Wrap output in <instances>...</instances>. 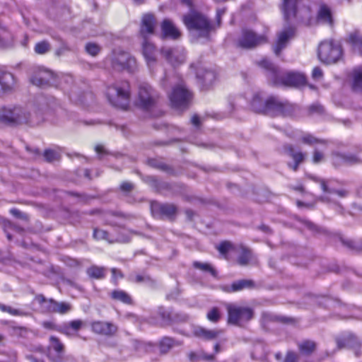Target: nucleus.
<instances>
[{"mask_svg": "<svg viewBox=\"0 0 362 362\" xmlns=\"http://www.w3.org/2000/svg\"><path fill=\"white\" fill-rule=\"evenodd\" d=\"M14 85V77L9 72L0 71V94L10 90Z\"/></svg>", "mask_w": 362, "mask_h": 362, "instance_id": "28", "label": "nucleus"}, {"mask_svg": "<svg viewBox=\"0 0 362 362\" xmlns=\"http://www.w3.org/2000/svg\"><path fill=\"white\" fill-rule=\"evenodd\" d=\"M105 65L117 71L134 72L137 69L136 60L129 52L114 50L105 60Z\"/></svg>", "mask_w": 362, "mask_h": 362, "instance_id": "3", "label": "nucleus"}, {"mask_svg": "<svg viewBox=\"0 0 362 362\" xmlns=\"http://www.w3.org/2000/svg\"><path fill=\"white\" fill-rule=\"evenodd\" d=\"M225 13V10L224 9H219L217 11V20H218V26L220 25V21H221V17L222 15H223Z\"/></svg>", "mask_w": 362, "mask_h": 362, "instance_id": "63", "label": "nucleus"}, {"mask_svg": "<svg viewBox=\"0 0 362 362\" xmlns=\"http://www.w3.org/2000/svg\"><path fill=\"white\" fill-rule=\"evenodd\" d=\"M221 333L217 329H207L204 327H198L195 329L196 336L204 340H213L216 339Z\"/></svg>", "mask_w": 362, "mask_h": 362, "instance_id": "29", "label": "nucleus"}, {"mask_svg": "<svg viewBox=\"0 0 362 362\" xmlns=\"http://www.w3.org/2000/svg\"><path fill=\"white\" fill-rule=\"evenodd\" d=\"M182 4L187 6L190 12L182 17V21L191 35L197 37L208 39L216 27L208 18L198 11H194V0H180Z\"/></svg>", "mask_w": 362, "mask_h": 362, "instance_id": "1", "label": "nucleus"}, {"mask_svg": "<svg viewBox=\"0 0 362 362\" xmlns=\"http://www.w3.org/2000/svg\"><path fill=\"white\" fill-rule=\"evenodd\" d=\"M106 97L114 106L125 109L130 99V86L127 81H120L107 86Z\"/></svg>", "mask_w": 362, "mask_h": 362, "instance_id": "4", "label": "nucleus"}, {"mask_svg": "<svg viewBox=\"0 0 362 362\" xmlns=\"http://www.w3.org/2000/svg\"><path fill=\"white\" fill-rule=\"evenodd\" d=\"M142 54L151 71L157 64V51L155 46L146 39L142 45Z\"/></svg>", "mask_w": 362, "mask_h": 362, "instance_id": "15", "label": "nucleus"}, {"mask_svg": "<svg viewBox=\"0 0 362 362\" xmlns=\"http://www.w3.org/2000/svg\"><path fill=\"white\" fill-rule=\"evenodd\" d=\"M341 54L340 45L333 41H324L318 47V58L325 64L337 62L341 58Z\"/></svg>", "mask_w": 362, "mask_h": 362, "instance_id": "5", "label": "nucleus"}, {"mask_svg": "<svg viewBox=\"0 0 362 362\" xmlns=\"http://www.w3.org/2000/svg\"><path fill=\"white\" fill-rule=\"evenodd\" d=\"M193 265L195 268L200 269L204 272H209L212 276H216V270L208 263H202L199 262H194Z\"/></svg>", "mask_w": 362, "mask_h": 362, "instance_id": "41", "label": "nucleus"}, {"mask_svg": "<svg viewBox=\"0 0 362 362\" xmlns=\"http://www.w3.org/2000/svg\"><path fill=\"white\" fill-rule=\"evenodd\" d=\"M169 98L172 105L177 110H181L187 107L192 95L185 85L180 83L173 88Z\"/></svg>", "mask_w": 362, "mask_h": 362, "instance_id": "9", "label": "nucleus"}, {"mask_svg": "<svg viewBox=\"0 0 362 362\" xmlns=\"http://www.w3.org/2000/svg\"><path fill=\"white\" fill-rule=\"evenodd\" d=\"M30 82L39 87L53 85L56 82L54 74L45 68H37L30 77Z\"/></svg>", "mask_w": 362, "mask_h": 362, "instance_id": "12", "label": "nucleus"}, {"mask_svg": "<svg viewBox=\"0 0 362 362\" xmlns=\"http://www.w3.org/2000/svg\"><path fill=\"white\" fill-rule=\"evenodd\" d=\"M158 315L161 319L162 323L170 324L175 322L185 321L187 316L185 315L175 314L171 311L167 310L163 308H159Z\"/></svg>", "mask_w": 362, "mask_h": 362, "instance_id": "20", "label": "nucleus"}, {"mask_svg": "<svg viewBox=\"0 0 362 362\" xmlns=\"http://www.w3.org/2000/svg\"><path fill=\"white\" fill-rule=\"evenodd\" d=\"M93 237L97 240H105L109 241L110 243L112 242L109 239L108 233L103 230L95 229L93 233Z\"/></svg>", "mask_w": 362, "mask_h": 362, "instance_id": "49", "label": "nucleus"}, {"mask_svg": "<svg viewBox=\"0 0 362 362\" xmlns=\"http://www.w3.org/2000/svg\"><path fill=\"white\" fill-rule=\"evenodd\" d=\"M29 119V114L21 107H1L0 121L12 124L26 123Z\"/></svg>", "mask_w": 362, "mask_h": 362, "instance_id": "6", "label": "nucleus"}, {"mask_svg": "<svg viewBox=\"0 0 362 362\" xmlns=\"http://www.w3.org/2000/svg\"><path fill=\"white\" fill-rule=\"evenodd\" d=\"M298 0H283L282 11L285 21L289 22L296 16Z\"/></svg>", "mask_w": 362, "mask_h": 362, "instance_id": "21", "label": "nucleus"}, {"mask_svg": "<svg viewBox=\"0 0 362 362\" xmlns=\"http://www.w3.org/2000/svg\"><path fill=\"white\" fill-rule=\"evenodd\" d=\"M179 344L175 339L170 337H163L160 339L158 344V349L160 354H167L172 348L178 346Z\"/></svg>", "mask_w": 362, "mask_h": 362, "instance_id": "30", "label": "nucleus"}, {"mask_svg": "<svg viewBox=\"0 0 362 362\" xmlns=\"http://www.w3.org/2000/svg\"><path fill=\"white\" fill-rule=\"evenodd\" d=\"M266 100L262 97V93L257 92L253 94L252 99L250 100V105L252 109L257 112H264V110H259L255 108V104L263 103L265 104Z\"/></svg>", "mask_w": 362, "mask_h": 362, "instance_id": "38", "label": "nucleus"}, {"mask_svg": "<svg viewBox=\"0 0 362 362\" xmlns=\"http://www.w3.org/2000/svg\"><path fill=\"white\" fill-rule=\"evenodd\" d=\"M228 322L235 325H242L253 317V311L247 307L230 305L228 306Z\"/></svg>", "mask_w": 362, "mask_h": 362, "instance_id": "8", "label": "nucleus"}, {"mask_svg": "<svg viewBox=\"0 0 362 362\" xmlns=\"http://www.w3.org/2000/svg\"><path fill=\"white\" fill-rule=\"evenodd\" d=\"M337 344L339 348H356L361 345V343L354 335L351 334H347L337 338Z\"/></svg>", "mask_w": 362, "mask_h": 362, "instance_id": "26", "label": "nucleus"}, {"mask_svg": "<svg viewBox=\"0 0 362 362\" xmlns=\"http://www.w3.org/2000/svg\"><path fill=\"white\" fill-rule=\"evenodd\" d=\"M290 136L293 137L294 139L310 146H312L315 144L318 143H324V141L319 140L318 139L315 138L313 135L303 132L299 130H296L293 132L292 134L290 135Z\"/></svg>", "mask_w": 362, "mask_h": 362, "instance_id": "24", "label": "nucleus"}, {"mask_svg": "<svg viewBox=\"0 0 362 362\" xmlns=\"http://www.w3.org/2000/svg\"><path fill=\"white\" fill-rule=\"evenodd\" d=\"M15 333L20 336H25L28 333V330L23 327H16L14 329Z\"/></svg>", "mask_w": 362, "mask_h": 362, "instance_id": "59", "label": "nucleus"}, {"mask_svg": "<svg viewBox=\"0 0 362 362\" xmlns=\"http://www.w3.org/2000/svg\"><path fill=\"white\" fill-rule=\"evenodd\" d=\"M162 34L165 37L177 40L180 37L181 32L169 19H165L161 24Z\"/></svg>", "mask_w": 362, "mask_h": 362, "instance_id": "19", "label": "nucleus"}, {"mask_svg": "<svg viewBox=\"0 0 362 362\" xmlns=\"http://www.w3.org/2000/svg\"><path fill=\"white\" fill-rule=\"evenodd\" d=\"M320 184H321L322 189L323 190L324 192L334 193L340 197H345L349 194V192L345 189L335 190V189H328V187L324 180H321Z\"/></svg>", "mask_w": 362, "mask_h": 362, "instance_id": "42", "label": "nucleus"}, {"mask_svg": "<svg viewBox=\"0 0 362 362\" xmlns=\"http://www.w3.org/2000/svg\"><path fill=\"white\" fill-rule=\"evenodd\" d=\"M312 76L315 81L320 80L323 76L322 70L320 67H315L312 72Z\"/></svg>", "mask_w": 362, "mask_h": 362, "instance_id": "54", "label": "nucleus"}, {"mask_svg": "<svg viewBox=\"0 0 362 362\" xmlns=\"http://www.w3.org/2000/svg\"><path fill=\"white\" fill-rule=\"evenodd\" d=\"M294 35V28L292 27H288V28H285L281 32H280L278 35L277 40L274 45V52L276 55H279L281 50L284 49L288 40L293 37Z\"/></svg>", "mask_w": 362, "mask_h": 362, "instance_id": "16", "label": "nucleus"}, {"mask_svg": "<svg viewBox=\"0 0 362 362\" xmlns=\"http://www.w3.org/2000/svg\"><path fill=\"white\" fill-rule=\"evenodd\" d=\"M197 76L202 78L204 84L206 86L211 85L215 81V79L216 78V74L214 73V71H210V70L205 71L204 73L203 74V75H202V76L200 75L199 73H198Z\"/></svg>", "mask_w": 362, "mask_h": 362, "instance_id": "34", "label": "nucleus"}, {"mask_svg": "<svg viewBox=\"0 0 362 362\" xmlns=\"http://www.w3.org/2000/svg\"><path fill=\"white\" fill-rule=\"evenodd\" d=\"M332 162L334 165H352L360 162V159L352 154L334 153L332 156Z\"/></svg>", "mask_w": 362, "mask_h": 362, "instance_id": "22", "label": "nucleus"}, {"mask_svg": "<svg viewBox=\"0 0 362 362\" xmlns=\"http://www.w3.org/2000/svg\"><path fill=\"white\" fill-rule=\"evenodd\" d=\"M100 49V47L95 43L89 42L86 45V52L92 56L97 55Z\"/></svg>", "mask_w": 362, "mask_h": 362, "instance_id": "48", "label": "nucleus"}, {"mask_svg": "<svg viewBox=\"0 0 362 362\" xmlns=\"http://www.w3.org/2000/svg\"><path fill=\"white\" fill-rule=\"evenodd\" d=\"M10 213L16 216V217H18V218H26V215L21 213L19 210H18L17 209H11L10 210Z\"/></svg>", "mask_w": 362, "mask_h": 362, "instance_id": "55", "label": "nucleus"}, {"mask_svg": "<svg viewBox=\"0 0 362 362\" xmlns=\"http://www.w3.org/2000/svg\"><path fill=\"white\" fill-rule=\"evenodd\" d=\"M349 40L362 54V35H360L358 33L351 34L349 37Z\"/></svg>", "mask_w": 362, "mask_h": 362, "instance_id": "47", "label": "nucleus"}, {"mask_svg": "<svg viewBox=\"0 0 362 362\" xmlns=\"http://www.w3.org/2000/svg\"><path fill=\"white\" fill-rule=\"evenodd\" d=\"M296 360V354L293 351H288L284 362H294Z\"/></svg>", "mask_w": 362, "mask_h": 362, "instance_id": "56", "label": "nucleus"}, {"mask_svg": "<svg viewBox=\"0 0 362 362\" xmlns=\"http://www.w3.org/2000/svg\"><path fill=\"white\" fill-rule=\"evenodd\" d=\"M161 53L173 66L183 63L185 59L183 52L177 49L163 48Z\"/></svg>", "mask_w": 362, "mask_h": 362, "instance_id": "18", "label": "nucleus"}, {"mask_svg": "<svg viewBox=\"0 0 362 362\" xmlns=\"http://www.w3.org/2000/svg\"><path fill=\"white\" fill-rule=\"evenodd\" d=\"M255 108L259 110H264L267 114H281L284 113L286 108V104L282 103L278 98L270 96L266 99L265 104H255Z\"/></svg>", "mask_w": 362, "mask_h": 362, "instance_id": "13", "label": "nucleus"}, {"mask_svg": "<svg viewBox=\"0 0 362 362\" xmlns=\"http://www.w3.org/2000/svg\"><path fill=\"white\" fill-rule=\"evenodd\" d=\"M285 150L294 160V164H288L289 167L295 171L297 170L299 164L304 160L306 154L301 151H296L292 146H286Z\"/></svg>", "mask_w": 362, "mask_h": 362, "instance_id": "27", "label": "nucleus"}, {"mask_svg": "<svg viewBox=\"0 0 362 362\" xmlns=\"http://www.w3.org/2000/svg\"><path fill=\"white\" fill-rule=\"evenodd\" d=\"M238 262L240 265H246L251 259V252L246 247L240 245L236 249Z\"/></svg>", "mask_w": 362, "mask_h": 362, "instance_id": "31", "label": "nucleus"}, {"mask_svg": "<svg viewBox=\"0 0 362 362\" xmlns=\"http://www.w3.org/2000/svg\"><path fill=\"white\" fill-rule=\"evenodd\" d=\"M267 42L264 35H257L252 30L244 29L237 40L239 47L245 49H252Z\"/></svg>", "mask_w": 362, "mask_h": 362, "instance_id": "10", "label": "nucleus"}, {"mask_svg": "<svg viewBox=\"0 0 362 362\" xmlns=\"http://www.w3.org/2000/svg\"><path fill=\"white\" fill-rule=\"evenodd\" d=\"M160 213L167 216H171L176 213V206L173 204H165L158 206Z\"/></svg>", "mask_w": 362, "mask_h": 362, "instance_id": "39", "label": "nucleus"}, {"mask_svg": "<svg viewBox=\"0 0 362 362\" xmlns=\"http://www.w3.org/2000/svg\"><path fill=\"white\" fill-rule=\"evenodd\" d=\"M157 94L151 86L145 82L139 86L137 105L144 110L153 107L156 102Z\"/></svg>", "mask_w": 362, "mask_h": 362, "instance_id": "7", "label": "nucleus"}, {"mask_svg": "<svg viewBox=\"0 0 362 362\" xmlns=\"http://www.w3.org/2000/svg\"><path fill=\"white\" fill-rule=\"evenodd\" d=\"M324 160V153L315 149L313 152V162L317 164Z\"/></svg>", "mask_w": 362, "mask_h": 362, "instance_id": "53", "label": "nucleus"}, {"mask_svg": "<svg viewBox=\"0 0 362 362\" xmlns=\"http://www.w3.org/2000/svg\"><path fill=\"white\" fill-rule=\"evenodd\" d=\"M218 250L222 255H226L228 252L233 249V245L229 242H223L217 247Z\"/></svg>", "mask_w": 362, "mask_h": 362, "instance_id": "51", "label": "nucleus"}, {"mask_svg": "<svg viewBox=\"0 0 362 362\" xmlns=\"http://www.w3.org/2000/svg\"><path fill=\"white\" fill-rule=\"evenodd\" d=\"M259 65L268 70L269 79L276 86H298L303 84L305 81L303 74L294 72H280L268 59H262L259 62Z\"/></svg>", "mask_w": 362, "mask_h": 362, "instance_id": "2", "label": "nucleus"}, {"mask_svg": "<svg viewBox=\"0 0 362 362\" xmlns=\"http://www.w3.org/2000/svg\"><path fill=\"white\" fill-rule=\"evenodd\" d=\"M87 273L90 277L102 279L105 276V268L93 266L88 269Z\"/></svg>", "mask_w": 362, "mask_h": 362, "instance_id": "37", "label": "nucleus"}, {"mask_svg": "<svg viewBox=\"0 0 362 362\" xmlns=\"http://www.w3.org/2000/svg\"><path fill=\"white\" fill-rule=\"evenodd\" d=\"M0 310L3 312L8 313L12 315L25 316L27 313L23 310L13 308L11 306H7L0 303Z\"/></svg>", "mask_w": 362, "mask_h": 362, "instance_id": "46", "label": "nucleus"}, {"mask_svg": "<svg viewBox=\"0 0 362 362\" xmlns=\"http://www.w3.org/2000/svg\"><path fill=\"white\" fill-rule=\"evenodd\" d=\"M253 286V282L250 280H239L233 282L231 285L221 286V289L227 293L237 292L245 288H250Z\"/></svg>", "mask_w": 362, "mask_h": 362, "instance_id": "23", "label": "nucleus"}, {"mask_svg": "<svg viewBox=\"0 0 362 362\" xmlns=\"http://www.w3.org/2000/svg\"><path fill=\"white\" fill-rule=\"evenodd\" d=\"M51 347L59 354L64 352V344L59 341L57 337L52 336L49 339Z\"/></svg>", "mask_w": 362, "mask_h": 362, "instance_id": "40", "label": "nucleus"}, {"mask_svg": "<svg viewBox=\"0 0 362 362\" xmlns=\"http://www.w3.org/2000/svg\"><path fill=\"white\" fill-rule=\"evenodd\" d=\"M317 19L319 21L324 23L331 24L332 22V13L330 8L325 4H322L320 6Z\"/></svg>", "mask_w": 362, "mask_h": 362, "instance_id": "32", "label": "nucleus"}, {"mask_svg": "<svg viewBox=\"0 0 362 362\" xmlns=\"http://www.w3.org/2000/svg\"><path fill=\"white\" fill-rule=\"evenodd\" d=\"M353 86L356 90L362 89V66L354 71Z\"/></svg>", "mask_w": 362, "mask_h": 362, "instance_id": "45", "label": "nucleus"}, {"mask_svg": "<svg viewBox=\"0 0 362 362\" xmlns=\"http://www.w3.org/2000/svg\"><path fill=\"white\" fill-rule=\"evenodd\" d=\"M134 281L137 283H144L147 285L151 286L153 280L147 275L138 274L135 276Z\"/></svg>", "mask_w": 362, "mask_h": 362, "instance_id": "50", "label": "nucleus"}, {"mask_svg": "<svg viewBox=\"0 0 362 362\" xmlns=\"http://www.w3.org/2000/svg\"><path fill=\"white\" fill-rule=\"evenodd\" d=\"M85 323L81 320H75L66 322L61 325L57 329L58 332L67 336L72 335V330L77 332L84 326Z\"/></svg>", "mask_w": 362, "mask_h": 362, "instance_id": "25", "label": "nucleus"}, {"mask_svg": "<svg viewBox=\"0 0 362 362\" xmlns=\"http://www.w3.org/2000/svg\"><path fill=\"white\" fill-rule=\"evenodd\" d=\"M206 317L209 321L214 323L218 322L221 319V313L219 309L216 307L212 308L208 311Z\"/></svg>", "mask_w": 362, "mask_h": 362, "instance_id": "44", "label": "nucleus"}, {"mask_svg": "<svg viewBox=\"0 0 362 362\" xmlns=\"http://www.w3.org/2000/svg\"><path fill=\"white\" fill-rule=\"evenodd\" d=\"M111 297L116 300L124 303L130 304L132 303L131 297L124 291L115 290L111 293Z\"/></svg>", "mask_w": 362, "mask_h": 362, "instance_id": "33", "label": "nucleus"}, {"mask_svg": "<svg viewBox=\"0 0 362 362\" xmlns=\"http://www.w3.org/2000/svg\"><path fill=\"white\" fill-rule=\"evenodd\" d=\"M156 21L153 15L146 13L143 16L140 27V33L144 39L148 35L154 33Z\"/></svg>", "mask_w": 362, "mask_h": 362, "instance_id": "17", "label": "nucleus"}, {"mask_svg": "<svg viewBox=\"0 0 362 362\" xmlns=\"http://www.w3.org/2000/svg\"><path fill=\"white\" fill-rule=\"evenodd\" d=\"M120 187H121L122 190L125 191V192H129L132 189L133 185L130 182H125L121 185Z\"/></svg>", "mask_w": 362, "mask_h": 362, "instance_id": "58", "label": "nucleus"}, {"mask_svg": "<svg viewBox=\"0 0 362 362\" xmlns=\"http://www.w3.org/2000/svg\"><path fill=\"white\" fill-rule=\"evenodd\" d=\"M35 300L41 304L45 310L50 313L64 315L71 310V305L69 303L57 302L53 299L47 300L42 295L37 296Z\"/></svg>", "mask_w": 362, "mask_h": 362, "instance_id": "11", "label": "nucleus"}, {"mask_svg": "<svg viewBox=\"0 0 362 362\" xmlns=\"http://www.w3.org/2000/svg\"><path fill=\"white\" fill-rule=\"evenodd\" d=\"M42 326L46 328V329H55L57 331V329L59 328L57 327L53 322H42Z\"/></svg>", "mask_w": 362, "mask_h": 362, "instance_id": "57", "label": "nucleus"}, {"mask_svg": "<svg viewBox=\"0 0 362 362\" xmlns=\"http://www.w3.org/2000/svg\"><path fill=\"white\" fill-rule=\"evenodd\" d=\"M51 49L49 43L47 41H42L37 43L35 46V52L38 54H44L48 52Z\"/></svg>", "mask_w": 362, "mask_h": 362, "instance_id": "43", "label": "nucleus"}, {"mask_svg": "<svg viewBox=\"0 0 362 362\" xmlns=\"http://www.w3.org/2000/svg\"><path fill=\"white\" fill-rule=\"evenodd\" d=\"M300 351L304 354H311L316 347V344L313 341H304L299 344Z\"/></svg>", "mask_w": 362, "mask_h": 362, "instance_id": "35", "label": "nucleus"}, {"mask_svg": "<svg viewBox=\"0 0 362 362\" xmlns=\"http://www.w3.org/2000/svg\"><path fill=\"white\" fill-rule=\"evenodd\" d=\"M44 156L47 160L51 162L57 159L58 154L56 151L49 149L45 151Z\"/></svg>", "mask_w": 362, "mask_h": 362, "instance_id": "52", "label": "nucleus"}, {"mask_svg": "<svg viewBox=\"0 0 362 362\" xmlns=\"http://www.w3.org/2000/svg\"><path fill=\"white\" fill-rule=\"evenodd\" d=\"M111 271L114 279H117L118 277L121 278L122 276L121 272L117 270V269L112 268Z\"/></svg>", "mask_w": 362, "mask_h": 362, "instance_id": "61", "label": "nucleus"}, {"mask_svg": "<svg viewBox=\"0 0 362 362\" xmlns=\"http://www.w3.org/2000/svg\"><path fill=\"white\" fill-rule=\"evenodd\" d=\"M310 110L313 112H321L322 111V107L320 105H312Z\"/></svg>", "mask_w": 362, "mask_h": 362, "instance_id": "64", "label": "nucleus"}, {"mask_svg": "<svg viewBox=\"0 0 362 362\" xmlns=\"http://www.w3.org/2000/svg\"><path fill=\"white\" fill-rule=\"evenodd\" d=\"M189 358L190 361H212V360H214L213 355L205 354L203 351H199L197 353L192 352L189 354Z\"/></svg>", "mask_w": 362, "mask_h": 362, "instance_id": "36", "label": "nucleus"}, {"mask_svg": "<svg viewBox=\"0 0 362 362\" xmlns=\"http://www.w3.org/2000/svg\"><path fill=\"white\" fill-rule=\"evenodd\" d=\"M192 123L196 126V127H199L201 122H200V118L197 116V115H194L192 117Z\"/></svg>", "mask_w": 362, "mask_h": 362, "instance_id": "62", "label": "nucleus"}, {"mask_svg": "<svg viewBox=\"0 0 362 362\" xmlns=\"http://www.w3.org/2000/svg\"><path fill=\"white\" fill-rule=\"evenodd\" d=\"M90 327L94 333L107 337L115 335L118 329L115 324L100 320L92 322Z\"/></svg>", "mask_w": 362, "mask_h": 362, "instance_id": "14", "label": "nucleus"}, {"mask_svg": "<svg viewBox=\"0 0 362 362\" xmlns=\"http://www.w3.org/2000/svg\"><path fill=\"white\" fill-rule=\"evenodd\" d=\"M340 240L343 245H346L348 247H352L354 246V243L351 240L344 239V238H340Z\"/></svg>", "mask_w": 362, "mask_h": 362, "instance_id": "60", "label": "nucleus"}]
</instances>
